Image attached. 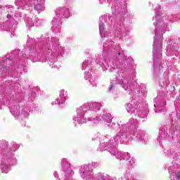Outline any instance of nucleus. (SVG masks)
Instances as JSON below:
<instances>
[{
	"label": "nucleus",
	"mask_w": 180,
	"mask_h": 180,
	"mask_svg": "<svg viewBox=\"0 0 180 180\" xmlns=\"http://www.w3.org/2000/svg\"><path fill=\"white\" fill-rule=\"evenodd\" d=\"M63 167L65 169H69V168L71 167V165H69L68 162H66V163H63Z\"/></svg>",
	"instance_id": "1"
},
{
	"label": "nucleus",
	"mask_w": 180,
	"mask_h": 180,
	"mask_svg": "<svg viewBox=\"0 0 180 180\" xmlns=\"http://www.w3.org/2000/svg\"><path fill=\"white\" fill-rule=\"evenodd\" d=\"M34 9H35V11H41V5H40V4L35 5L34 6Z\"/></svg>",
	"instance_id": "2"
},
{
	"label": "nucleus",
	"mask_w": 180,
	"mask_h": 180,
	"mask_svg": "<svg viewBox=\"0 0 180 180\" xmlns=\"http://www.w3.org/2000/svg\"><path fill=\"white\" fill-rule=\"evenodd\" d=\"M177 179H180V171L176 175Z\"/></svg>",
	"instance_id": "3"
},
{
	"label": "nucleus",
	"mask_w": 180,
	"mask_h": 180,
	"mask_svg": "<svg viewBox=\"0 0 180 180\" xmlns=\"http://www.w3.org/2000/svg\"><path fill=\"white\" fill-rule=\"evenodd\" d=\"M110 122H112V120H110L109 123H110Z\"/></svg>",
	"instance_id": "4"
}]
</instances>
